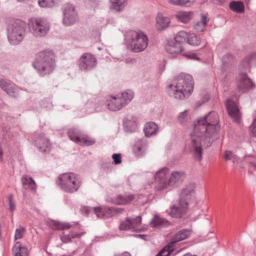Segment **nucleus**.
Here are the masks:
<instances>
[{
	"mask_svg": "<svg viewBox=\"0 0 256 256\" xmlns=\"http://www.w3.org/2000/svg\"><path fill=\"white\" fill-rule=\"evenodd\" d=\"M158 129V126L154 122H150L145 124L144 130L145 136L150 137L156 134Z\"/></svg>",
	"mask_w": 256,
	"mask_h": 256,
	"instance_id": "29",
	"label": "nucleus"
},
{
	"mask_svg": "<svg viewBox=\"0 0 256 256\" xmlns=\"http://www.w3.org/2000/svg\"><path fill=\"white\" fill-rule=\"evenodd\" d=\"M224 158L226 160H231L234 163L238 162V156L230 150L225 152Z\"/></svg>",
	"mask_w": 256,
	"mask_h": 256,
	"instance_id": "43",
	"label": "nucleus"
},
{
	"mask_svg": "<svg viewBox=\"0 0 256 256\" xmlns=\"http://www.w3.org/2000/svg\"><path fill=\"white\" fill-rule=\"evenodd\" d=\"M26 0H17V1L18 2H25Z\"/></svg>",
	"mask_w": 256,
	"mask_h": 256,
	"instance_id": "55",
	"label": "nucleus"
},
{
	"mask_svg": "<svg viewBox=\"0 0 256 256\" xmlns=\"http://www.w3.org/2000/svg\"><path fill=\"white\" fill-rule=\"evenodd\" d=\"M97 64L96 56L89 52L83 54L78 60V65L82 70H90L94 68Z\"/></svg>",
	"mask_w": 256,
	"mask_h": 256,
	"instance_id": "11",
	"label": "nucleus"
},
{
	"mask_svg": "<svg viewBox=\"0 0 256 256\" xmlns=\"http://www.w3.org/2000/svg\"><path fill=\"white\" fill-rule=\"evenodd\" d=\"M125 124L127 128H128V130L130 132L135 131L137 128V122L134 120H128L126 122Z\"/></svg>",
	"mask_w": 256,
	"mask_h": 256,
	"instance_id": "45",
	"label": "nucleus"
},
{
	"mask_svg": "<svg viewBox=\"0 0 256 256\" xmlns=\"http://www.w3.org/2000/svg\"><path fill=\"white\" fill-rule=\"evenodd\" d=\"M82 234H83L82 232L78 233V232H72L71 234L67 235H64L60 237L61 240L63 242L67 243L70 242L71 239L72 238H79Z\"/></svg>",
	"mask_w": 256,
	"mask_h": 256,
	"instance_id": "40",
	"label": "nucleus"
},
{
	"mask_svg": "<svg viewBox=\"0 0 256 256\" xmlns=\"http://www.w3.org/2000/svg\"><path fill=\"white\" fill-rule=\"evenodd\" d=\"M194 16V12L192 11L180 10L176 14V18L181 22L187 24L191 20Z\"/></svg>",
	"mask_w": 256,
	"mask_h": 256,
	"instance_id": "23",
	"label": "nucleus"
},
{
	"mask_svg": "<svg viewBox=\"0 0 256 256\" xmlns=\"http://www.w3.org/2000/svg\"><path fill=\"white\" fill-rule=\"evenodd\" d=\"M34 144L42 152H46L50 150V143L48 138L43 134H39L34 140Z\"/></svg>",
	"mask_w": 256,
	"mask_h": 256,
	"instance_id": "17",
	"label": "nucleus"
},
{
	"mask_svg": "<svg viewBox=\"0 0 256 256\" xmlns=\"http://www.w3.org/2000/svg\"><path fill=\"white\" fill-rule=\"evenodd\" d=\"M26 24L17 20L9 26L8 29V38L10 42L18 44L21 42L26 36Z\"/></svg>",
	"mask_w": 256,
	"mask_h": 256,
	"instance_id": "8",
	"label": "nucleus"
},
{
	"mask_svg": "<svg viewBox=\"0 0 256 256\" xmlns=\"http://www.w3.org/2000/svg\"><path fill=\"white\" fill-rule=\"evenodd\" d=\"M84 209V210H86V213H88V212L89 210L88 208H85Z\"/></svg>",
	"mask_w": 256,
	"mask_h": 256,
	"instance_id": "54",
	"label": "nucleus"
},
{
	"mask_svg": "<svg viewBox=\"0 0 256 256\" xmlns=\"http://www.w3.org/2000/svg\"><path fill=\"white\" fill-rule=\"evenodd\" d=\"M188 119L189 118L186 110L180 112L178 116V121L182 124H184L188 121Z\"/></svg>",
	"mask_w": 256,
	"mask_h": 256,
	"instance_id": "42",
	"label": "nucleus"
},
{
	"mask_svg": "<svg viewBox=\"0 0 256 256\" xmlns=\"http://www.w3.org/2000/svg\"><path fill=\"white\" fill-rule=\"evenodd\" d=\"M94 210L98 218H104V208H94Z\"/></svg>",
	"mask_w": 256,
	"mask_h": 256,
	"instance_id": "46",
	"label": "nucleus"
},
{
	"mask_svg": "<svg viewBox=\"0 0 256 256\" xmlns=\"http://www.w3.org/2000/svg\"><path fill=\"white\" fill-rule=\"evenodd\" d=\"M30 31L36 38L46 36L49 32L50 24L44 18H33L28 24Z\"/></svg>",
	"mask_w": 256,
	"mask_h": 256,
	"instance_id": "9",
	"label": "nucleus"
},
{
	"mask_svg": "<svg viewBox=\"0 0 256 256\" xmlns=\"http://www.w3.org/2000/svg\"><path fill=\"white\" fill-rule=\"evenodd\" d=\"M174 247L172 243L170 242L167 246H164L156 256H170V254L174 250Z\"/></svg>",
	"mask_w": 256,
	"mask_h": 256,
	"instance_id": "37",
	"label": "nucleus"
},
{
	"mask_svg": "<svg viewBox=\"0 0 256 256\" xmlns=\"http://www.w3.org/2000/svg\"><path fill=\"white\" fill-rule=\"evenodd\" d=\"M116 164H120L122 162V156L120 154H114L112 156Z\"/></svg>",
	"mask_w": 256,
	"mask_h": 256,
	"instance_id": "50",
	"label": "nucleus"
},
{
	"mask_svg": "<svg viewBox=\"0 0 256 256\" xmlns=\"http://www.w3.org/2000/svg\"><path fill=\"white\" fill-rule=\"evenodd\" d=\"M139 236H140V237H141V238H142V236H144V235H141V234H140V235H139Z\"/></svg>",
	"mask_w": 256,
	"mask_h": 256,
	"instance_id": "56",
	"label": "nucleus"
},
{
	"mask_svg": "<svg viewBox=\"0 0 256 256\" xmlns=\"http://www.w3.org/2000/svg\"><path fill=\"white\" fill-rule=\"evenodd\" d=\"M249 130L250 134L254 137H256V118L250 126Z\"/></svg>",
	"mask_w": 256,
	"mask_h": 256,
	"instance_id": "48",
	"label": "nucleus"
},
{
	"mask_svg": "<svg viewBox=\"0 0 256 256\" xmlns=\"http://www.w3.org/2000/svg\"><path fill=\"white\" fill-rule=\"evenodd\" d=\"M194 80L192 76L181 74L166 88L170 96L178 100L186 98L192 94L194 88Z\"/></svg>",
	"mask_w": 256,
	"mask_h": 256,
	"instance_id": "3",
	"label": "nucleus"
},
{
	"mask_svg": "<svg viewBox=\"0 0 256 256\" xmlns=\"http://www.w3.org/2000/svg\"><path fill=\"white\" fill-rule=\"evenodd\" d=\"M80 183L78 176L72 172L64 173L58 176V184L60 188L66 192L73 193L77 192L80 187Z\"/></svg>",
	"mask_w": 256,
	"mask_h": 256,
	"instance_id": "7",
	"label": "nucleus"
},
{
	"mask_svg": "<svg viewBox=\"0 0 256 256\" xmlns=\"http://www.w3.org/2000/svg\"><path fill=\"white\" fill-rule=\"evenodd\" d=\"M0 88L11 96H15L16 89L12 83L4 79L0 80Z\"/></svg>",
	"mask_w": 256,
	"mask_h": 256,
	"instance_id": "20",
	"label": "nucleus"
},
{
	"mask_svg": "<svg viewBox=\"0 0 256 256\" xmlns=\"http://www.w3.org/2000/svg\"><path fill=\"white\" fill-rule=\"evenodd\" d=\"M190 232L188 230L184 229L178 231L172 238L170 243H172V246L176 242L188 238Z\"/></svg>",
	"mask_w": 256,
	"mask_h": 256,
	"instance_id": "26",
	"label": "nucleus"
},
{
	"mask_svg": "<svg viewBox=\"0 0 256 256\" xmlns=\"http://www.w3.org/2000/svg\"><path fill=\"white\" fill-rule=\"evenodd\" d=\"M68 134L72 140L78 144L80 142V137H81L82 133L77 129L70 128L68 130Z\"/></svg>",
	"mask_w": 256,
	"mask_h": 256,
	"instance_id": "32",
	"label": "nucleus"
},
{
	"mask_svg": "<svg viewBox=\"0 0 256 256\" xmlns=\"http://www.w3.org/2000/svg\"><path fill=\"white\" fill-rule=\"evenodd\" d=\"M238 86L240 90L244 92L254 88V84L245 74H240L238 80Z\"/></svg>",
	"mask_w": 256,
	"mask_h": 256,
	"instance_id": "18",
	"label": "nucleus"
},
{
	"mask_svg": "<svg viewBox=\"0 0 256 256\" xmlns=\"http://www.w3.org/2000/svg\"><path fill=\"white\" fill-rule=\"evenodd\" d=\"M57 0H38L39 6L42 8L52 7L56 4Z\"/></svg>",
	"mask_w": 256,
	"mask_h": 256,
	"instance_id": "41",
	"label": "nucleus"
},
{
	"mask_svg": "<svg viewBox=\"0 0 256 256\" xmlns=\"http://www.w3.org/2000/svg\"><path fill=\"white\" fill-rule=\"evenodd\" d=\"M142 218L140 216H136L134 219L127 218L125 220L120 224L119 228L120 230L139 231L140 228L138 227L140 226Z\"/></svg>",
	"mask_w": 256,
	"mask_h": 256,
	"instance_id": "12",
	"label": "nucleus"
},
{
	"mask_svg": "<svg viewBox=\"0 0 256 256\" xmlns=\"http://www.w3.org/2000/svg\"><path fill=\"white\" fill-rule=\"evenodd\" d=\"M25 228L23 227H20L16 229L14 234V240L21 238L24 232Z\"/></svg>",
	"mask_w": 256,
	"mask_h": 256,
	"instance_id": "47",
	"label": "nucleus"
},
{
	"mask_svg": "<svg viewBox=\"0 0 256 256\" xmlns=\"http://www.w3.org/2000/svg\"><path fill=\"white\" fill-rule=\"evenodd\" d=\"M128 48L134 52L144 51L148 46V38L140 30H129L125 35Z\"/></svg>",
	"mask_w": 256,
	"mask_h": 256,
	"instance_id": "4",
	"label": "nucleus"
},
{
	"mask_svg": "<svg viewBox=\"0 0 256 256\" xmlns=\"http://www.w3.org/2000/svg\"><path fill=\"white\" fill-rule=\"evenodd\" d=\"M95 142V140L92 138L82 134L80 137V142L78 144L89 146L94 144Z\"/></svg>",
	"mask_w": 256,
	"mask_h": 256,
	"instance_id": "36",
	"label": "nucleus"
},
{
	"mask_svg": "<svg viewBox=\"0 0 256 256\" xmlns=\"http://www.w3.org/2000/svg\"><path fill=\"white\" fill-rule=\"evenodd\" d=\"M218 114L210 112L199 118L194 124V132L191 133L190 150L195 160L200 161L202 158V148L211 146L214 140L217 139L220 130Z\"/></svg>",
	"mask_w": 256,
	"mask_h": 256,
	"instance_id": "1",
	"label": "nucleus"
},
{
	"mask_svg": "<svg viewBox=\"0 0 256 256\" xmlns=\"http://www.w3.org/2000/svg\"><path fill=\"white\" fill-rule=\"evenodd\" d=\"M33 65L41 76L50 74L56 66L53 52L52 51L40 52Z\"/></svg>",
	"mask_w": 256,
	"mask_h": 256,
	"instance_id": "5",
	"label": "nucleus"
},
{
	"mask_svg": "<svg viewBox=\"0 0 256 256\" xmlns=\"http://www.w3.org/2000/svg\"><path fill=\"white\" fill-rule=\"evenodd\" d=\"M134 92L128 90L116 94L110 95L106 102L108 109L117 111L126 106L134 98Z\"/></svg>",
	"mask_w": 256,
	"mask_h": 256,
	"instance_id": "6",
	"label": "nucleus"
},
{
	"mask_svg": "<svg viewBox=\"0 0 256 256\" xmlns=\"http://www.w3.org/2000/svg\"><path fill=\"white\" fill-rule=\"evenodd\" d=\"M124 210L122 208L115 207L104 208V218H110L118 214L122 213Z\"/></svg>",
	"mask_w": 256,
	"mask_h": 256,
	"instance_id": "34",
	"label": "nucleus"
},
{
	"mask_svg": "<svg viewBox=\"0 0 256 256\" xmlns=\"http://www.w3.org/2000/svg\"><path fill=\"white\" fill-rule=\"evenodd\" d=\"M170 224V223L168 220L158 215H155L150 221L152 226L158 228L168 226Z\"/></svg>",
	"mask_w": 256,
	"mask_h": 256,
	"instance_id": "24",
	"label": "nucleus"
},
{
	"mask_svg": "<svg viewBox=\"0 0 256 256\" xmlns=\"http://www.w3.org/2000/svg\"><path fill=\"white\" fill-rule=\"evenodd\" d=\"M63 14L62 23L65 26L74 24L77 19V12L74 6L70 4H66L62 7Z\"/></svg>",
	"mask_w": 256,
	"mask_h": 256,
	"instance_id": "10",
	"label": "nucleus"
},
{
	"mask_svg": "<svg viewBox=\"0 0 256 256\" xmlns=\"http://www.w3.org/2000/svg\"><path fill=\"white\" fill-rule=\"evenodd\" d=\"M170 22L168 17L164 16L161 14H158L156 17V26L158 30H162L169 26Z\"/></svg>",
	"mask_w": 256,
	"mask_h": 256,
	"instance_id": "22",
	"label": "nucleus"
},
{
	"mask_svg": "<svg viewBox=\"0 0 256 256\" xmlns=\"http://www.w3.org/2000/svg\"><path fill=\"white\" fill-rule=\"evenodd\" d=\"M194 1L195 0H168V2L176 6L188 7L192 4Z\"/></svg>",
	"mask_w": 256,
	"mask_h": 256,
	"instance_id": "33",
	"label": "nucleus"
},
{
	"mask_svg": "<svg viewBox=\"0 0 256 256\" xmlns=\"http://www.w3.org/2000/svg\"><path fill=\"white\" fill-rule=\"evenodd\" d=\"M183 256H196V255H192L190 253H187L184 254Z\"/></svg>",
	"mask_w": 256,
	"mask_h": 256,
	"instance_id": "53",
	"label": "nucleus"
},
{
	"mask_svg": "<svg viewBox=\"0 0 256 256\" xmlns=\"http://www.w3.org/2000/svg\"><path fill=\"white\" fill-rule=\"evenodd\" d=\"M188 206L180 202L179 200L178 205H174L170 210H167L168 214L172 218H180L184 215L188 210Z\"/></svg>",
	"mask_w": 256,
	"mask_h": 256,
	"instance_id": "16",
	"label": "nucleus"
},
{
	"mask_svg": "<svg viewBox=\"0 0 256 256\" xmlns=\"http://www.w3.org/2000/svg\"><path fill=\"white\" fill-rule=\"evenodd\" d=\"M13 196L12 194H10L8 196V200L9 203V209L10 212H12L15 208L14 203L12 201Z\"/></svg>",
	"mask_w": 256,
	"mask_h": 256,
	"instance_id": "49",
	"label": "nucleus"
},
{
	"mask_svg": "<svg viewBox=\"0 0 256 256\" xmlns=\"http://www.w3.org/2000/svg\"><path fill=\"white\" fill-rule=\"evenodd\" d=\"M21 182L24 188L35 192L36 184L34 180L28 175H23L21 178Z\"/></svg>",
	"mask_w": 256,
	"mask_h": 256,
	"instance_id": "21",
	"label": "nucleus"
},
{
	"mask_svg": "<svg viewBox=\"0 0 256 256\" xmlns=\"http://www.w3.org/2000/svg\"><path fill=\"white\" fill-rule=\"evenodd\" d=\"M201 42L200 36H196L194 34H189L187 42L188 44L192 46H198Z\"/></svg>",
	"mask_w": 256,
	"mask_h": 256,
	"instance_id": "38",
	"label": "nucleus"
},
{
	"mask_svg": "<svg viewBox=\"0 0 256 256\" xmlns=\"http://www.w3.org/2000/svg\"><path fill=\"white\" fill-rule=\"evenodd\" d=\"M166 51L170 54L176 55L183 53V46L182 44L174 40L170 42L166 46Z\"/></svg>",
	"mask_w": 256,
	"mask_h": 256,
	"instance_id": "19",
	"label": "nucleus"
},
{
	"mask_svg": "<svg viewBox=\"0 0 256 256\" xmlns=\"http://www.w3.org/2000/svg\"><path fill=\"white\" fill-rule=\"evenodd\" d=\"M51 226L52 229L56 230H64L72 228V225L68 222H62L56 221L52 222Z\"/></svg>",
	"mask_w": 256,
	"mask_h": 256,
	"instance_id": "35",
	"label": "nucleus"
},
{
	"mask_svg": "<svg viewBox=\"0 0 256 256\" xmlns=\"http://www.w3.org/2000/svg\"><path fill=\"white\" fill-rule=\"evenodd\" d=\"M244 160L248 163L250 166L256 170V157L250 155L245 156Z\"/></svg>",
	"mask_w": 256,
	"mask_h": 256,
	"instance_id": "44",
	"label": "nucleus"
},
{
	"mask_svg": "<svg viewBox=\"0 0 256 256\" xmlns=\"http://www.w3.org/2000/svg\"><path fill=\"white\" fill-rule=\"evenodd\" d=\"M226 107L228 114L237 123L240 122V113L236 102L230 99L226 101Z\"/></svg>",
	"mask_w": 256,
	"mask_h": 256,
	"instance_id": "15",
	"label": "nucleus"
},
{
	"mask_svg": "<svg viewBox=\"0 0 256 256\" xmlns=\"http://www.w3.org/2000/svg\"><path fill=\"white\" fill-rule=\"evenodd\" d=\"M229 8L232 11L240 14L244 11V5L242 1H232L229 4Z\"/></svg>",
	"mask_w": 256,
	"mask_h": 256,
	"instance_id": "31",
	"label": "nucleus"
},
{
	"mask_svg": "<svg viewBox=\"0 0 256 256\" xmlns=\"http://www.w3.org/2000/svg\"><path fill=\"white\" fill-rule=\"evenodd\" d=\"M14 256H28V250L26 246H22L21 243L17 242L12 248Z\"/></svg>",
	"mask_w": 256,
	"mask_h": 256,
	"instance_id": "25",
	"label": "nucleus"
},
{
	"mask_svg": "<svg viewBox=\"0 0 256 256\" xmlns=\"http://www.w3.org/2000/svg\"><path fill=\"white\" fill-rule=\"evenodd\" d=\"M189 34L184 31H180L178 32L174 38V40L178 43L182 44L187 41Z\"/></svg>",
	"mask_w": 256,
	"mask_h": 256,
	"instance_id": "39",
	"label": "nucleus"
},
{
	"mask_svg": "<svg viewBox=\"0 0 256 256\" xmlns=\"http://www.w3.org/2000/svg\"><path fill=\"white\" fill-rule=\"evenodd\" d=\"M169 174V169L164 168L158 171L155 176V189L156 191L171 190L180 186L184 180L186 174L182 170H176Z\"/></svg>",
	"mask_w": 256,
	"mask_h": 256,
	"instance_id": "2",
	"label": "nucleus"
},
{
	"mask_svg": "<svg viewBox=\"0 0 256 256\" xmlns=\"http://www.w3.org/2000/svg\"><path fill=\"white\" fill-rule=\"evenodd\" d=\"M134 199V196L132 194L126 196H118L113 200V202L118 205L126 204L130 202Z\"/></svg>",
	"mask_w": 256,
	"mask_h": 256,
	"instance_id": "30",
	"label": "nucleus"
},
{
	"mask_svg": "<svg viewBox=\"0 0 256 256\" xmlns=\"http://www.w3.org/2000/svg\"><path fill=\"white\" fill-rule=\"evenodd\" d=\"M196 184L190 183L183 188L180 194L179 200L184 203L185 206L188 205V201L194 194Z\"/></svg>",
	"mask_w": 256,
	"mask_h": 256,
	"instance_id": "13",
	"label": "nucleus"
},
{
	"mask_svg": "<svg viewBox=\"0 0 256 256\" xmlns=\"http://www.w3.org/2000/svg\"><path fill=\"white\" fill-rule=\"evenodd\" d=\"M110 8L116 12L122 11L128 4L127 0H110Z\"/></svg>",
	"mask_w": 256,
	"mask_h": 256,
	"instance_id": "27",
	"label": "nucleus"
},
{
	"mask_svg": "<svg viewBox=\"0 0 256 256\" xmlns=\"http://www.w3.org/2000/svg\"><path fill=\"white\" fill-rule=\"evenodd\" d=\"M182 55L185 56L186 58L189 59L200 60V58L198 57L196 54L194 53L187 54L184 52H183L182 53Z\"/></svg>",
	"mask_w": 256,
	"mask_h": 256,
	"instance_id": "51",
	"label": "nucleus"
},
{
	"mask_svg": "<svg viewBox=\"0 0 256 256\" xmlns=\"http://www.w3.org/2000/svg\"><path fill=\"white\" fill-rule=\"evenodd\" d=\"M201 20L198 22L194 24V29L198 32H204L206 30V26L209 20L207 16L204 14H202Z\"/></svg>",
	"mask_w": 256,
	"mask_h": 256,
	"instance_id": "28",
	"label": "nucleus"
},
{
	"mask_svg": "<svg viewBox=\"0 0 256 256\" xmlns=\"http://www.w3.org/2000/svg\"><path fill=\"white\" fill-rule=\"evenodd\" d=\"M148 142L146 139H138L136 140L132 146V152L137 158L144 156L147 151Z\"/></svg>",
	"mask_w": 256,
	"mask_h": 256,
	"instance_id": "14",
	"label": "nucleus"
},
{
	"mask_svg": "<svg viewBox=\"0 0 256 256\" xmlns=\"http://www.w3.org/2000/svg\"><path fill=\"white\" fill-rule=\"evenodd\" d=\"M245 60L246 61L248 64L251 62L252 61L256 60V54H252L249 56L246 57Z\"/></svg>",
	"mask_w": 256,
	"mask_h": 256,
	"instance_id": "52",
	"label": "nucleus"
}]
</instances>
